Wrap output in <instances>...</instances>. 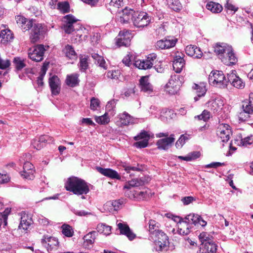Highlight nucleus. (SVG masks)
<instances>
[{
    "instance_id": "f257e3e1",
    "label": "nucleus",
    "mask_w": 253,
    "mask_h": 253,
    "mask_svg": "<svg viewBox=\"0 0 253 253\" xmlns=\"http://www.w3.org/2000/svg\"><path fill=\"white\" fill-rule=\"evenodd\" d=\"M214 52L225 65H233L238 62V57L231 45L224 43H217L214 47Z\"/></svg>"
},
{
    "instance_id": "f03ea898",
    "label": "nucleus",
    "mask_w": 253,
    "mask_h": 253,
    "mask_svg": "<svg viewBox=\"0 0 253 253\" xmlns=\"http://www.w3.org/2000/svg\"><path fill=\"white\" fill-rule=\"evenodd\" d=\"M65 187L67 191L77 195H85L89 191L88 184L84 180L75 176L68 178Z\"/></svg>"
},
{
    "instance_id": "7ed1b4c3",
    "label": "nucleus",
    "mask_w": 253,
    "mask_h": 253,
    "mask_svg": "<svg viewBox=\"0 0 253 253\" xmlns=\"http://www.w3.org/2000/svg\"><path fill=\"white\" fill-rule=\"evenodd\" d=\"M48 47L42 44L34 46L28 50V57L34 61L40 62L43 59L45 52Z\"/></svg>"
},
{
    "instance_id": "20e7f679",
    "label": "nucleus",
    "mask_w": 253,
    "mask_h": 253,
    "mask_svg": "<svg viewBox=\"0 0 253 253\" xmlns=\"http://www.w3.org/2000/svg\"><path fill=\"white\" fill-rule=\"evenodd\" d=\"M152 20V17L147 12L144 11H134L132 16L133 25L138 28L144 27L148 26Z\"/></svg>"
},
{
    "instance_id": "39448f33",
    "label": "nucleus",
    "mask_w": 253,
    "mask_h": 253,
    "mask_svg": "<svg viewBox=\"0 0 253 253\" xmlns=\"http://www.w3.org/2000/svg\"><path fill=\"white\" fill-rule=\"evenodd\" d=\"M210 84L219 88H224L227 85V81L223 72L221 71H213L209 77Z\"/></svg>"
},
{
    "instance_id": "423d86ee",
    "label": "nucleus",
    "mask_w": 253,
    "mask_h": 253,
    "mask_svg": "<svg viewBox=\"0 0 253 253\" xmlns=\"http://www.w3.org/2000/svg\"><path fill=\"white\" fill-rule=\"evenodd\" d=\"M31 29L30 38L33 43L38 42L44 37L46 31V28L42 24L37 23L35 20L33 23Z\"/></svg>"
},
{
    "instance_id": "0eeeda50",
    "label": "nucleus",
    "mask_w": 253,
    "mask_h": 253,
    "mask_svg": "<svg viewBox=\"0 0 253 253\" xmlns=\"http://www.w3.org/2000/svg\"><path fill=\"white\" fill-rule=\"evenodd\" d=\"M242 108L243 112L240 113L239 118L241 120H246L250 114L253 113V93L250 94L248 100L242 102Z\"/></svg>"
},
{
    "instance_id": "6e6552de",
    "label": "nucleus",
    "mask_w": 253,
    "mask_h": 253,
    "mask_svg": "<svg viewBox=\"0 0 253 253\" xmlns=\"http://www.w3.org/2000/svg\"><path fill=\"white\" fill-rule=\"evenodd\" d=\"M78 20L72 14H68L63 17V24L62 28L67 34H71L73 31H75L77 28H75V25H77L79 28L81 26L79 24H77L76 23Z\"/></svg>"
},
{
    "instance_id": "1a4fd4ad",
    "label": "nucleus",
    "mask_w": 253,
    "mask_h": 253,
    "mask_svg": "<svg viewBox=\"0 0 253 253\" xmlns=\"http://www.w3.org/2000/svg\"><path fill=\"white\" fill-rule=\"evenodd\" d=\"M157 58L156 54L153 53L149 54L146 60H137L135 61L134 65L139 69H150L156 63Z\"/></svg>"
},
{
    "instance_id": "9d476101",
    "label": "nucleus",
    "mask_w": 253,
    "mask_h": 253,
    "mask_svg": "<svg viewBox=\"0 0 253 253\" xmlns=\"http://www.w3.org/2000/svg\"><path fill=\"white\" fill-rule=\"evenodd\" d=\"M228 82L234 87L238 89H243L245 86V83L238 76L236 70H233L227 74Z\"/></svg>"
},
{
    "instance_id": "9b49d317",
    "label": "nucleus",
    "mask_w": 253,
    "mask_h": 253,
    "mask_svg": "<svg viewBox=\"0 0 253 253\" xmlns=\"http://www.w3.org/2000/svg\"><path fill=\"white\" fill-rule=\"evenodd\" d=\"M131 34L127 31H120L116 38V45L119 46H128L130 44Z\"/></svg>"
},
{
    "instance_id": "f8f14e48",
    "label": "nucleus",
    "mask_w": 253,
    "mask_h": 253,
    "mask_svg": "<svg viewBox=\"0 0 253 253\" xmlns=\"http://www.w3.org/2000/svg\"><path fill=\"white\" fill-rule=\"evenodd\" d=\"M179 76L177 75L171 76L169 82L166 84L165 90L169 94L173 95L177 93L179 86V82L177 80L179 79Z\"/></svg>"
},
{
    "instance_id": "ddd939ff",
    "label": "nucleus",
    "mask_w": 253,
    "mask_h": 253,
    "mask_svg": "<svg viewBox=\"0 0 253 253\" xmlns=\"http://www.w3.org/2000/svg\"><path fill=\"white\" fill-rule=\"evenodd\" d=\"M231 130L227 124H220L217 129V135L223 142H227L230 137Z\"/></svg>"
},
{
    "instance_id": "4468645a",
    "label": "nucleus",
    "mask_w": 253,
    "mask_h": 253,
    "mask_svg": "<svg viewBox=\"0 0 253 253\" xmlns=\"http://www.w3.org/2000/svg\"><path fill=\"white\" fill-rule=\"evenodd\" d=\"M149 139L150 135L145 130H142L139 134L134 136V139L137 142L134 145L137 148H145L148 146Z\"/></svg>"
},
{
    "instance_id": "2eb2a0df",
    "label": "nucleus",
    "mask_w": 253,
    "mask_h": 253,
    "mask_svg": "<svg viewBox=\"0 0 253 253\" xmlns=\"http://www.w3.org/2000/svg\"><path fill=\"white\" fill-rule=\"evenodd\" d=\"M41 243L48 251H51L56 248L59 244L58 240L56 238L48 236H44L41 240Z\"/></svg>"
},
{
    "instance_id": "dca6fc26",
    "label": "nucleus",
    "mask_w": 253,
    "mask_h": 253,
    "mask_svg": "<svg viewBox=\"0 0 253 253\" xmlns=\"http://www.w3.org/2000/svg\"><path fill=\"white\" fill-rule=\"evenodd\" d=\"M184 55L182 53L176 54L173 58V69L177 73L181 72L185 65V61L184 59Z\"/></svg>"
},
{
    "instance_id": "f3484780",
    "label": "nucleus",
    "mask_w": 253,
    "mask_h": 253,
    "mask_svg": "<svg viewBox=\"0 0 253 253\" xmlns=\"http://www.w3.org/2000/svg\"><path fill=\"white\" fill-rule=\"evenodd\" d=\"M49 85L52 94L54 95H58L60 91L61 82L57 76H53L48 80Z\"/></svg>"
},
{
    "instance_id": "a211bd4d",
    "label": "nucleus",
    "mask_w": 253,
    "mask_h": 253,
    "mask_svg": "<svg viewBox=\"0 0 253 253\" xmlns=\"http://www.w3.org/2000/svg\"><path fill=\"white\" fill-rule=\"evenodd\" d=\"M118 117L119 119V121L118 122L119 124V125L121 126L134 124L135 121V118L126 112L119 114Z\"/></svg>"
},
{
    "instance_id": "6ab92c4d",
    "label": "nucleus",
    "mask_w": 253,
    "mask_h": 253,
    "mask_svg": "<svg viewBox=\"0 0 253 253\" xmlns=\"http://www.w3.org/2000/svg\"><path fill=\"white\" fill-rule=\"evenodd\" d=\"M16 20L17 24L24 31L30 30L34 21L33 19H28L21 15L17 16Z\"/></svg>"
},
{
    "instance_id": "aec40b11",
    "label": "nucleus",
    "mask_w": 253,
    "mask_h": 253,
    "mask_svg": "<svg viewBox=\"0 0 253 253\" xmlns=\"http://www.w3.org/2000/svg\"><path fill=\"white\" fill-rule=\"evenodd\" d=\"M117 224L121 234L126 235L130 240H132L135 238V234L130 229L126 223L117 221Z\"/></svg>"
},
{
    "instance_id": "412c9836",
    "label": "nucleus",
    "mask_w": 253,
    "mask_h": 253,
    "mask_svg": "<svg viewBox=\"0 0 253 253\" xmlns=\"http://www.w3.org/2000/svg\"><path fill=\"white\" fill-rule=\"evenodd\" d=\"M176 42V39H164L157 41L155 46L156 48L159 49H169L174 46Z\"/></svg>"
},
{
    "instance_id": "4be33fe9",
    "label": "nucleus",
    "mask_w": 253,
    "mask_h": 253,
    "mask_svg": "<svg viewBox=\"0 0 253 253\" xmlns=\"http://www.w3.org/2000/svg\"><path fill=\"white\" fill-rule=\"evenodd\" d=\"M97 170L103 175L111 179H120L121 176L118 172L111 169H105L100 167H96Z\"/></svg>"
},
{
    "instance_id": "5701e85b",
    "label": "nucleus",
    "mask_w": 253,
    "mask_h": 253,
    "mask_svg": "<svg viewBox=\"0 0 253 253\" xmlns=\"http://www.w3.org/2000/svg\"><path fill=\"white\" fill-rule=\"evenodd\" d=\"M185 52L188 56L194 58H200L203 55L201 49L194 45H187L185 48Z\"/></svg>"
},
{
    "instance_id": "b1692460",
    "label": "nucleus",
    "mask_w": 253,
    "mask_h": 253,
    "mask_svg": "<svg viewBox=\"0 0 253 253\" xmlns=\"http://www.w3.org/2000/svg\"><path fill=\"white\" fill-rule=\"evenodd\" d=\"M174 134H171L169 137L159 139L157 145L160 149L167 150L174 142L175 138Z\"/></svg>"
},
{
    "instance_id": "393cba45",
    "label": "nucleus",
    "mask_w": 253,
    "mask_h": 253,
    "mask_svg": "<svg viewBox=\"0 0 253 253\" xmlns=\"http://www.w3.org/2000/svg\"><path fill=\"white\" fill-rule=\"evenodd\" d=\"M223 101L219 98L210 100L208 102V107L214 113L220 111L223 106Z\"/></svg>"
},
{
    "instance_id": "a878e982",
    "label": "nucleus",
    "mask_w": 253,
    "mask_h": 253,
    "mask_svg": "<svg viewBox=\"0 0 253 253\" xmlns=\"http://www.w3.org/2000/svg\"><path fill=\"white\" fill-rule=\"evenodd\" d=\"M13 38V34L9 29H5L0 31V43L6 44L11 42Z\"/></svg>"
},
{
    "instance_id": "bb28decb",
    "label": "nucleus",
    "mask_w": 253,
    "mask_h": 253,
    "mask_svg": "<svg viewBox=\"0 0 253 253\" xmlns=\"http://www.w3.org/2000/svg\"><path fill=\"white\" fill-rule=\"evenodd\" d=\"M50 137L47 135H42L40 137L33 139L31 144L33 148L37 150H40L45 145V143L49 141Z\"/></svg>"
},
{
    "instance_id": "cd10ccee",
    "label": "nucleus",
    "mask_w": 253,
    "mask_h": 253,
    "mask_svg": "<svg viewBox=\"0 0 253 253\" xmlns=\"http://www.w3.org/2000/svg\"><path fill=\"white\" fill-rule=\"evenodd\" d=\"M98 235L97 232L93 231L89 232L84 237V246L87 249H90L92 247L96 237Z\"/></svg>"
},
{
    "instance_id": "c85d7f7f",
    "label": "nucleus",
    "mask_w": 253,
    "mask_h": 253,
    "mask_svg": "<svg viewBox=\"0 0 253 253\" xmlns=\"http://www.w3.org/2000/svg\"><path fill=\"white\" fill-rule=\"evenodd\" d=\"M178 229L176 232L180 235H188L190 232V229L191 228V225L188 223L187 221L180 220L178 223Z\"/></svg>"
},
{
    "instance_id": "c756f323",
    "label": "nucleus",
    "mask_w": 253,
    "mask_h": 253,
    "mask_svg": "<svg viewBox=\"0 0 253 253\" xmlns=\"http://www.w3.org/2000/svg\"><path fill=\"white\" fill-rule=\"evenodd\" d=\"M33 221L31 217L25 213L21 214L20 223L19 225L20 229L22 228L24 230L28 229L30 226L32 224Z\"/></svg>"
},
{
    "instance_id": "7c9ffc66",
    "label": "nucleus",
    "mask_w": 253,
    "mask_h": 253,
    "mask_svg": "<svg viewBox=\"0 0 253 253\" xmlns=\"http://www.w3.org/2000/svg\"><path fill=\"white\" fill-rule=\"evenodd\" d=\"M140 85L141 90L148 93L153 91V87L149 83L147 77H143L140 80Z\"/></svg>"
},
{
    "instance_id": "2f4dec72",
    "label": "nucleus",
    "mask_w": 253,
    "mask_h": 253,
    "mask_svg": "<svg viewBox=\"0 0 253 253\" xmlns=\"http://www.w3.org/2000/svg\"><path fill=\"white\" fill-rule=\"evenodd\" d=\"M193 88L196 90L198 96L194 97V100L196 101L198 100V97L204 96L207 91L206 84L204 83H201L199 84H195Z\"/></svg>"
},
{
    "instance_id": "473e14b6",
    "label": "nucleus",
    "mask_w": 253,
    "mask_h": 253,
    "mask_svg": "<svg viewBox=\"0 0 253 253\" xmlns=\"http://www.w3.org/2000/svg\"><path fill=\"white\" fill-rule=\"evenodd\" d=\"M79 75L77 73L67 76L66 79V84L71 87H74L77 85L79 83Z\"/></svg>"
},
{
    "instance_id": "72a5a7b5",
    "label": "nucleus",
    "mask_w": 253,
    "mask_h": 253,
    "mask_svg": "<svg viewBox=\"0 0 253 253\" xmlns=\"http://www.w3.org/2000/svg\"><path fill=\"white\" fill-rule=\"evenodd\" d=\"M134 11L132 9H125L123 11V15L120 17V22L122 23H127L131 19L132 21Z\"/></svg>"
},
{
    "instance_id": "f704fd0d",
    "label": "nucleus",
    "mask_w": 253,
    "mask_h": 253,
    "mask_svg": "<svg viewBox=\"0 0 253 253\" xmlns=\"http://www.w3.org/2000/svg\"><path fill=\"white\" fill-rule=\"evenodd\" d=\"M206 8L212 13H218L221 12L223 9L222 6L218 3L213 1H210L206 5Z\"/></svg>"
},
{
    "instance_id": "c9c22d12",
    "label": "nucleus",
    "mask_w": 253,
    "mask_h": 253,
    "mask_svg": "<svg viewBox=\"0 0 253 253\" xmlns=\"http://www.w3.org/2000/svg\"><path fill=\"white\" fill-rule=\"evenodd\" d=\"M203 245V251L205 253H216L217 245L213 241L207 242Z\"/></svg>"
},
{
    "instance_id": "e433bc0d",
    "label": "nucleus",
    "mask_w": 253,
    "mask_h": 253,
    "mask_svg": "<svg viewBox=\"0 0 253 253\" xmlns=\"http://www.w3.org/2000/svg\"><path fill=\"white\" fill-rule=\"evenodd\" d=\"M91 57L95 60V63L98 65V66L103 69L106 70L107 66L106 64V62L104 58L98 54L97 53H92Z\"/></svg>"
},
{
    "instance_id": "4c0bfd02",
    "label": "nucleus",
    "mask_w": 253,
    "mask_h": 253,
    "mask_svg": "<svg viewBox=\"0 0 253 253\" xmlns=\"http://www.w3.org/2000/svg\"><path fill=\"white\" fill-rule=\"evenodd\" d=\"M167 3L169 7L175 11H179L182 8L179 0H167Z\"/></svg>"
},
{
    "instance_id": "58836bf2",
    "label": "nucleus",
    "mask_w": 253,
    "mask_h": 253,
    "mask_svg": "<svg viewBox=\"0 0 253 253\" xmlns=\"http://www.w3.org/2000/svg\"><path fill=\"white\" fill-rule=\"evenodd\" d=\"M173 115L172 111L169 110L167 109H163L160 112V115L158 118L161 119L163 122H166L169 119H171Z\"/></svg>"
},
{
    "instance_id": "ea45409f",
    "label": "nucleus",
    "mask_w": 253,
    "mask_h": 253,
    "mask_svg": "<svg viewBox=\"0 0 253 253\" xmlns=\"http://www.w3.org/2000/svg\"><path fill=\"white\" fill-rule=\"evenodd\" d=\"M80 70L82 72H85L88 67V57L85 56H81L80 57V62L79 63Z\"/></svg>"
},
{
    "instance_id": "a19ab883",
    "label": "nucleus",
    "mask_w": 253,
    "mask_h": 253,
    "mask_svg": "<svg viewBox=\"0 0 253 253\" xmlns=\"http://www.w3.org/2000/svg\"><path fill=\"white\" fill-rule=\"evenodd\" d=\"M143 181L139 179H133L129 181L124 186L125 189H129L133 187H138L143 184Z\"/></svg>"
},
{
    "instance_id": "79ce46f5",
    "label": "nucleus",
    "mask_w": 253,
    "mask_h": 253,
    "mask_svg": "<svg viewBox=\"0 0 253 253\" xmlns=\"http://www.w3.org/2000/svg\"><path fill=\"white\" fill-rule=\"evenodd\" d=\"M63 52L65 53L66 57L69 59H73L77 57V54L73 47L70 45H67L64 48Z\"/></svg>"
},
{
    "instance_id": "37998d69",
    "label": "nucleus",
    "mask_w": 253,
    "mask_h": 253,
    "mask_svg": "<svg viewBox=\"0 0 253 253\" xmlns=\"http://www.w3.org/2000/svg\"><path fill=\"white\" fill-rule=\"evenodd\" d=\"M200 215L193 213H190L185 217V220L192 225V224L196 225L198 223V219H199Z\"/></svg>"
},
{
    "instance_id": "c03bdc74",
    "label": "nucleus",
    "mask_w": 253,
    "mask_h": 253,
    "mask_svg": "<svg viewBox=\"0 0 253 253\" xmlns=\"http://www.w3.org/2000/svg\"><path fill=\"white\" fill-rule=\"evenodd\" d=\"M13 64L17 71H20L26 66L24 59L19 57L14 58Z\"/></svg>"
},
{
    "instance_id": "a18cd8bd",
    "label": "nucleus",
    "mask_w": 253,
    "mask_h": 253,
    "mask_svg": "<svg viewBox=\"0 0 253 253\" xmlns=\"http://www.w3.org/2000/svg\"><path fill=\"white\" fill-rule=\"evenodd\" d=\"M97 233L100 232L105 235H109L111 232V227L105 224H98L96 228Z\"/></svg>"
},
{
    "instance_id": "49530a36",
    "label": "nucleus",
    "mask_w": 253,
    "mask_h": 253,
    "mask_svg": "<svg viewBox=\"0 0 253 253\" xmlns=\"http://www.w3.org/2000/svg\"><path fill=\"white\" fill-rule=\"evenodd\" d=\"M169 243H163L159 241H155V249L157 251H167L169 249Z\"/></svg>"
},
{
    "instance_id": "de8ad7c7",
    "label": "nucleus",
    "mask_w": 253,
    "mask_h": 253,
    "mask_svg": "<svg viewBox=\"0 0 253 253\" xmlns=\"http://www.w3.org/2000/svg\"><path fill=\"white\" fill-rule=\"evenodd\" d=\"M149 231L151 234L154 235L159 229V223L154 220L151 219L149 221Z\"/></svg>"
},
{
    "instance_id": "09e8293b",
    "label": "nucleus",
    "mask_w": 253,
    "mask_h": 253,
    "mask_svg": "<svg viewBox=\"0 0 253 253\" xmlns=\"http://www.w3.org/2000/svg\"><path fill=\"white\" fill-rule=\"evenodd\" d=\"M125 200L121 199L109 202L108 204L111 205L112 206L114 211H117L122 208L123 205L125 204Z\"/></svg>"
},
{
    "instance_id": "8fccbe9b",
    "label": "nucleus",
    "mask_w": 253,
    "mask_h": 253,
    "mask_svg": "<svg viewBox=\"0 0 253 253\" xmlns=\"http://www.w3.org/2000/svg\"><path fill=\"white\" fill-rule=\"evenodd\" d=\"M126 195L128 196L130 199H133L134 198H136L138 197H139L140 198H145L147 195V192L145 191H141V192H137L136 191L133 190V191H130L129 194V193H126Z\"/></svg>"
},
{
    "instance_id": "3c124183",
    "label": "nucleus",
    "mask_w": 253,
    "mask_h": 253,
    "mask_svg": "<svg viewBox=\"0 0 253 253\" xmlns=\"http://www.w3.org/2000/svg\"><path fill=\"white\" fill-rule=\"evenodd\" d=\"M57 8L62 13H65L69 12L70 5L67 1L58 2Z\"/></svg>"
},
{
    "instance_id": "603ef678",
    "label": "nucleus",
    "mask_w": 253,
    "mask_h": 253,
    "mask_svg": "<svg viewBox=\"0 0 253 253\" xmlns=\"http://www.w3.org/2000/svg\"><path fill=\"white\" fill-rule=\"evenodd\" d=\"M95 120L96 123L100 125H106L110 122V118L108 116V112H106L101 116H95Z\"/></svg>"
},
{
    "instance_id": "864d4df0",
    "label": "nucleus",
    "mask_w": 253,
    "mask_h": 253,
    "mask_svg": "<svg viewBox=\"0 0 253 253\" xmlns=\"http://www.w3.org/2000/svg\"><path fill=\"white\" fill-rule=\"evenodd\" d=\"M61 228L62 232L63 235L68 237H72L74 234V231L72 227L68 224H63Z\"/></svg>"
},
{
    "instance_id": "5fc2aeb1",
    "label": "nucleus",
    "mask_w": 253,
    "mask_h": 253,
    "mask_svg": "<svg viewBox=\"0 0 253 253\" xmlns=\"http://www.w3.org/2000/svg\"><path fill=\"white\" fill-rule=\"evenodd\" d=\"M120 166L123 168L125 169V170L127 173H130V171H140V169L137 167H131L129 166L127 163L126 162H121L120 164Z\"/></svg>"
},
{
    "instance_id": "6e6d98bb",
    "label": "nucleus",
    "mask_w": 253,
    "mask_h": 253,
    "mask_svg": "<svg viewBox=\"0 0 253 253\" xmlns=\"http://www.w3.org/2000/svg\"><path fill=\"white\" fill-rule=\"evenodd\" d=\"M121 75V72L119 70L108 71L106 73V76L108 78L113 80H118Z\"/></svg>"
},
{
    "instance_id": "4d7b16f0",
    "label": "nucleus",
    "mask_w": 253,
    "mask_h": 253,
    "mask_svg": "<svg viewBox=\"0 0 253 253\" xmlns=\"http://www.w3.org/2000/svg\"><path fill=\"white\" fill-rule=\"evenodd\" d=\"M35 170H31L28 171H22L21 172V176L25 179L28 180H32L34 178Z\"/></svg>"
},
{
    "instance_id": "13d9d810",
    "label": "nucleus",
    "mask_w": 253,
    "mask_h": 253,
    "mask_svg": "<svg viewBox=\"0 0 253 253\" xmlns=\"http://www.w3.org/2000/svg\"><path fill=\"white\" fill-rule=\"evenodd\" d=\"M116 105V101L115 100H111L108 102L106 105L107 112H110L111 114L114 115V109Z\"/></svg>"
},
{
    "instance_id": "bf43d9fd",
    "label": "nucleus",
    "mask_w": 253,
    "mask_h": 253,
    "mask_svg": "<svg viewBox=\"0 0 253 253\" xmlns=\"http://www.w3.org/2000/svg\"><path fill=\"white\" fill-rule=\"evenodd\" d=\"M199 238L202 245L204 244L207 242L212 241L209 235L207 233L204 232L200 233L199 236Z\"/></svg>"
},
{
    "instance_id": "052dcab7",
    "label": "nucleus",
    "mask_w": 253,
    "mask_h": 253,
    "mask_svg": "<svg viewBox=\"0 0 253 253\" xmlns=\"http://www.w3.org/2000/svg\"><path fill=\"white\" fill-rule=\"evenodd\" d=\"M100 106V101L98 99L95 97H92L90 99V108L91 110L95 111Z\"/></svg>"
},
{
    "instance_id": "680f3d73",
    "label": "nucleus",
    "mask_w": 253,
    "mask_h": 253,
    "mask_svg": "<svg viewBox=\"0 0 253 253\" xmlns=\"http://www.w3.org/2000/svg\"><path fill=\"white\" fill-rule=\"evenodd\" d=\"M187 137L184 135H181L175 143V146L177 148H180L185 144Z\"/></svg>"
},
{
    "instance_id": "e2e57ef3",
    "label": "nucleus",
    "mask_w": 253,
    "mask_h": 253,
    "mask_svg": "<svg viewBox=\"0 0 253 253\" xmlns=\"http://www.w3.org/2000/svg\"><path fill=\"white\" fill-rule=\"evenodd\" d=\"M224 165V163L220 162H212L210 164H208L205 166L206 168H217Z\"/></svg>"
},
{
    "instance_id": "0e129e2a",
    "label": "nucleus",
    "mask_w": 253,
    "mask_h": 253,
    "mask_svg": "<svg viewBox=\"0 0 253 253\" xmlns=\"http://www.w3.org/2000/svg\"><path fill=\"white\" fill-rule=\"evenodd\" d=\"M195 200V199H194V198L192 196H187L181 199V201L183 202L184 205H187L191 203Z\"/></svg>"
},
{
    "instance_id": "69168bd1",
    "label": "nucleus",
    "mask_w": 253,
    "mask_h": 253,
    "mask_svg": "<svg viewBox=\"0 0 253 253\" xmlns=\"http://www.w3.org/2000/svg\"><path fill=\"white\" fill-rule=\"evenodd\" d=\"M228 10H230L234 13L237 11L238 8L234 5L232 3L227 2L225 6Z\"/></svg>"
},
{
    "instance_id": "338daca9",
    "label": "nucleus",
    "mask_w": 253,
    "mask_h": 253,
    "mask_svg": "<svg viewBox=\"0 0 253 253\" xmlns=\"http://www.w3.org/2000/svg\"><path fill=\"white\" fill-rule=\"evenodd\" d=\"M74 213L78 216H86L87 215H91V213L90 212L86 211L84 210H75L74 211Z\"/></svg>"
},
{
    "instance_id": "774afa93",
    "label": "nucleus",
    "mask_w": 253,
    "mask_h": 253,
    "mask_svg": "<svg viewBox=\"0 0 253 253\" xmlns=\"http://www.w3.org/2000/svg\"><path fill=\"white\" fill-rule=\"evenodd\" d=\"M31 170H35L34 166L29 162H25L23 165V171H28Z\"/></svg>"
}]
</instances>
